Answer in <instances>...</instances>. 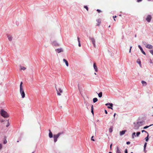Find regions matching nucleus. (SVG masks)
Masks as SVG:
<instances>
[{
    "instance_id": "obj_19",
    "label": "nucleus",
    "mask_w": 153,
    "mask_h": 153,
    "mask_svg": "<svg viewBox=\"0 0 153 153\" xmlns=\"http://www.w3.org/2000/svg\"><path fill=\"white\" fill-rule=\"evenodd\" d=\"M98 100V99L97 98H94L93 99V102L94 103H95Z\"/></svg>"
},
{
    "instance_id": "obj_35",
    "label": "nucleus",
    "mask_w": 153,
    "mask_h": 153,
    "mask_svg": "<svg viewBox=\"0 0 153 153\" xmlns=\"http://www.w3.org/2000/svg\"><path fill=\"white\" fill-rule=\"evenodd\" d=\"M142 133H143V132H146V133H147V134H149V133H148L146 131H145V130H142Z\"/></svg>"
},
{
    "instance_id": "obj_45",
    "label": "nucleus",
    "mask_w": 153,
    "mask_h": 153,
    "mask_svg": "<svg viewBox=\"0 0 153 153\" xmlns=\"http://www.w3.org/2000/svg\"><path fill=\"white\" fill-rule=\"evenodd\" d=\"M125 153H128L127 150V149H125Z\"/></svg>"
},
{
    "instance_id": "obj_11",
    "label": "nucleus",
    "mask_w": 153,
    "mask_h": 153,
    "mask_svg": "<svg viewBox=\"0 0 153 153\" xmlns=\"http://www.w3.org/2000/svg\"><path fill=\"white\" fill-rule=\"evenodd\" d=\"M93 66H94V69L95 70V71L96 72H97L98 71L97 68V66L96 65L95 63H94V64Z\"/></svg>"
},
{
    "instance_id": "obj_16",
    "label": "nucleus",
    "mask_w": 153,
    "mask_h": 153,
    "mask_svg": "<svg viewBox=\"0 0 153 153\" xmlns=\"http://www.w3.org/2000/svg\"><path fill=\"white\" fill-rule=\"evenodd\" d=\"M105 105L106 106H108V105H110V106H111V107H112L113 106V104L112 103H106L105 104Z\"/></svg>"
},
{
    "instance_id": "obj_30",
    "label": "nucleus",
    "mask_w": 153,
    "mask_h": 153,
    "mask_svg": "<svg viewBox=\"0 0 153 153\" xmlns=\"http://www.w3.org/2000/svg\"><path fill=\"white\" fill-rule=\"evenodd\" d=\"M140 134V132H138L136 133V136L137 137H138Z\"/></svg>"
},
{
    "instance_id": "obj_3",
    "label": "nucleus",
    "mask_w": 153,
    "mask_h": 153,
    "mask_svg": "<svg viewBox=\"0 0 153 153\" xmlns=\"http://www.w3.org/2000/svg\"><path fill=\"white\" fill-rule=\"evenodd\" d=\"M22 82H21L20 85V91L21 96H25V94L22 87Z\"/></svg>"
},
{
    "instance_id": "obj_13",
    "label": "nucleus",
    "mask_w": 153,
    "mask_h": 153,
    "mask_svg": "<svg viewBox=\"0 0 153 153\" xmlns=\"http://www.w3.org/2000/svg\"><path fill=\"white\" fill-rule=\"evenodd\" d=\"M143 123V122L142 121L138 122L137 123V124L139 127L142 125Z\"/></svg>"
},
{
    "instance_id": "obj_41",
    "label": "nucleus",
    "mask_w": 153,
    "mask_h": 153,
    "mask_svg": "<svg viewBox=\"0 0 153 153\" xmlns=\"http://www.w3.org/2000/svg\"><path fill=\"white\" fill-rule=\"evenodd\" d=\"M2 148V145L1 144H0V150H1Z\"/></svg>"
},
{
    "instance_id": "obj_34",
    "label": "nucleus",
    "mask_w": 153,
    "mask_h": 153,
    "mask_svg": "<svg viewBox=\"0 0 153 153\" xmlns=\"http://www.w3.org/2000/svg\"><path fill=\"white\" fill-rule=\"evenodd\" d=\"M84 8H85L87 11H88V8L87 6H84Z\"/></svg>"
},
{
    "instance_id": "obj_39",
    "label": "nucleus",
    "mask_w": 153,
    "mask_h": 153,
    "mask_svg": "<svg viewBox=\"0 0 153 153\" xmlns=\"http://www.w3.org/2000/svg\"><path fill=\"white\" fill-rule=\"evenodd\" d=\"M97 10L99 13L101 12V11L99 9H97Z\"/></svg>"
},
{
    "instance_id": "obj_12",
    "label": "nucleus",
    "mask_w": 153,
    "mask_h": 153,
    "mask_svg": "<svg viewBox=\"0 0 153 153\" xmlns=\"http://www.w3.org/2000/svg\"><path fill=\"white\" fill-rule=\"evenodd\" d=\"M49 136L50 138H51L53 137V134H52V133L51 132V131L50 130H49Z\"/></svg>"
},
{
    "instance_id": "obj_27",
    "label": "nucleus",
    "mask_w": 153,
    "mask_h": 153,
    "mask_svg": "<svg viewBox=\"0 0 153 153\" xmlns=\"http://www.w3.org/2000/svg\"><path fill=\"white\" fill-rule=\"evenodd\" d=\"M147 143H145V144L144 145V151L145 152V151H146V145H147Z\"/></svg>"
},
{
    "instance_id": "obj_64",
    "label": "nucleus",
    "mask_w": 153,
    "mask_h": 153,
    "mask_svg": "<svg viewBox=\"0 0 153 153\" xmlns=\"http://www.w3.org/2000/svg\"><path fill=\"white\" fill-rule=\"evenodd\" d=\"M152 116H153V115H152Z\"/></svg>"
},
{
    "instance_id": "obj_8",
    "label": "nucleus",
    "mask_w": 153,
    "mask_h": 153,
    "mask_svg": "<svg viewBox=\"0 0 153 153\" xmlns=\"http://www.w3.org/2000/svg\"><path fill=\"white\" fill-rule=\"evenodd\" d=\"M146 48L149 49H151L153 48V46L150 44H147L146 46Z\"/></svg>"
},
{
    "instance_id": "obj_31",
    "label": "nucleus",
    "mask_w": 153,
    "mask_h": 153,
    "mask_svg": "<svg viewBox=\"0 0 153 153\" xmlns=\"http://www.w3.org/2000/svg\"><path fill=\"white\" fill-rule=\"evenodd\" d=\"M137 63H138V64L140 66H141V62L140 61H138V60H137Z\"/></svg>"
},
{
    "instance_id": "obj_51",
    "label": "nucleus",
    "mask_w": 153,
    "mask_h": 153,
    "mask_svg": "<svg viewBox=\"0 0 153 153\" xmlns=\"http://www.w3.org/2000/svg\"><path fill=\"white\" fill-rule=\"evenodd\" d=\"M117 17L116 16H113V17L114 18H116Z\"/></svg>"
},
{
    "instance_id": "obj_49",
    "label": "nucleus",
    "mask_w": 153,
    "mask_h": 153,
    "mask_svg": "<svg viewBox=\"0 0 153 153\" xmlns=\"http://www.w3.org/2000/svg\"><path fill=\"white\" fill-rule=\"evenodd\" d=\"M25 96H22V97H21V98H22V99H23V98H24L25 97Z\"/></svg>"
},
{
    "instance_id": "obj_9",
    "label": "nucleus",
    "mask_w": 153,
    "mask_h": 153,
    "mask_svg": "<svg viewBox=\"0 0 153 153\" xmlns=\"http://www.w3.org/2000/svg\"><path fill=\"white\" fill-rule=\"evenodd\" d=\"M126 131V130H123L121 131H120V136H122L124 134L125 132Z\"/></svg>"
},
{
    "instance_id": "obj_6",
    "label": "nucleus",
    "mask_w": 153,
    "mask_h": 153,
    "mask_svg": "<svg viewBox=\"0 0 153 153\" xmlns=\"http://www.w3.org/2000/svg\"><path fill=\"white\" fill-rule=\"evenodd\" d=\"M152 19V16L150 15H148L147 16L146 18V20L148 22H150Z\"/></svg>"
},
{
    "instance_id": "obj_37",
    "label": "nucleus",
    "mask_w": 153,
    "mask_h": 153,
    "mask_svg": "<svg viewBox=\"0 0 153 153\" xmlns=\"http://www.w3.org/2000/svg\"><path fill=\"white\" fill-rule=\"evenodd\" d=\"M150 52L152 55H153V50H150Z\"/></svg>"
},
{
    "instance_id": "obj_28",
    "label": "nucleus",
    "mask_w": 153,
    "mask_h": 153,
    "mask_svg": "<svg viewBox=\"0 0 153 153\" xmlns=\"http://www.w3.org/2000/svg\"><path fill=\"white\" fill-rule=\"evenodd\" d=\"M20 69L21 70H25L26 69V68L23 66H21Z\"/></svg>"
},
{
    "instance_id": "obj_56",
    "label": "nucleus",
    "mask_w": 153,
    "mask_h": 153,
    "mask_svg": "<svg viewBox=\"0 0 153 153\" xmlns=\"http://www.w3.org/2000/svg\"><path fill=\"white\" fill-rule=\"evenodd\" d=\"M99 97H101L102 96H99Z\"/></svg>"
},
{
    "instance_id": "obj_53",
    "label": "nucleus",
    "mask_w": 153,
    "mask_h": 153,
    "mask_svg": "<svg viewBox=\"0 0 153 153\" xmlns=\"http://www.w3.org/2000/svg\"><path fill=\"white\" fill-rule=\"evenodd\" d=\"M3 122V120H2L1 121V122Z\"/></svg>"
},
{
    "instance_id": "obj_40",
    "label": "nucleus",
    "mask_w": 153,
    "mask_h": 153,
    "mask_svg": "<svg viewBox=\"0 0 153 153\" xmlns=\"http://www.w3.org/2000/svg\"><path fill=\"white\" fill-rule=\"evenodd\" d=\"M107 107L108 108H111V109H113V108H112L110 106H108Z\"/></svg>"
},
{
    "instance_id": "obj_20",
    "label": "nucleus",
    "mask_w": 153,
    "mask_h": 153,
    "mask_svg": "<svg viewBox=\"0 0 153 153\" xmlns=\"http://www.w3.org/2000/svg\"><path fill=\"white\" fill-rule=\"evenodd\" d=\"M113 128L112 126L110 127V128L109 129V131L111 133L112 132Z\"/></svg>"
},
{
    "instance_id": "obj_52",
    "label": "nucleus",
    "mask_w": 153,
    "mask_h": 153,
    "mask_svg": "<svg viewBox=\"0 0 153 153\" xmlns=\"http://www.w3.org/2000/svg\"><path fill=\"white\" fill-rule=\"evenodd\" d=\"M84 103H85H85H86V101H85H85H84Z\"/></svg>"
},
{
    "instance_id": "obj_38",
    "label": "nucleus",
    "mask_w": 153,
    "mask_h": 153,
    "mask_svg": "<svg viewBox=\"0 0 153 153\" xmlns=\"http://www.w3.org/2000/svg\"><path fill=\"white\" fill-rule=\"evenodd\" d=\"M94 136H92L91 137V140L93 141H94L95 140L93 139Z\"/></svg>"
},
{
    "instance_id": "obj_55",
    "label": "nucleus",
    "mask_w": 153,
    "mask_h": 153,
    "mask_svg": "<svg viewBox=\"0 0 153 153\" xmlns=\"http://www.w3.org/2000/svg\"><path fill=\"white\" fill-rule=\"evenodd\" d=\"M109 153H112V152H109Z\"/></svg>"
},
{
    "instance_id": "obj_54",
    "label": "nucleus",
    "mask_w": 153,
    "mask_h": 153,
    "mask_svg": "<svg viewBox=\"0 0 153 153\" xmlns=\"http://www.w3.org/2000/svg\"><path fill=\"white\" fill-rule=\"evenodd\" d=\"M35 151H34L32 153H34L35 152Z\"/></svg>"
},
{
    "instance_id": "obj_21",
    "label": "nucleus",
    "mask_w": 153,
    "mask_h": 153,
    "mask_svg": "<svg viewBox=\"0 0 153 153\" xmlns=\"http://www.w3.org/2000/svg\"><path fill=\"white\" fill-rule=\"evenodd\" d=\"M77 39H78V45H79V47H80L81 46V44H80V40H79V37H77Z\"/></svg>"
},
{
    "instance_id": "obj_14",
    "label": "nucleus",
    "mask_w": 153,
    "mask_h": 153,
    "mask_svg": "<svg viewBox=\"0 0 153 153\" xmlns=\"http://www.w3.org/2000/svg\"><path fill=\"white\" fill-rule=\"evenodd\" d=\"M140 127L138 126V125L137 123L134 126V129H135L137 130Z\"/></svg>"
},
{
    "instance_id": "obj_62",
    "label": "nucleus",
    "mask_w": 153,
    "mask_h": 153,
    "mask_svg": "<svg viewBox=\"0 0 153 153\" xmlns=\"http://www.w3.org/2000/svg\"><path fill=\"white\" fill-rule=\"evenodd\" d=\"M131 153H133V152H131Z\"/></svg>"
},
{
    "instance_id": "obj_4",
    "label": "nucleus",
    "mask_w": 153,
    "mask_h": 153,
    "mask_svg": "<svg viewBox=\"0 0 153 153\" xmlns=\"http://www.w3.org/2000/svg\"><path fill=\"white\" fill-rule=\"evenodd\" d=\"M61 133H59L57 134H54L53 135L54 141L56 143L57 141V139Z\"/></svg>"
},
{
    "instance_id": "obj_44",
    "label": "nucleus",
    "mask_w": 153,
    "mask_h": 153,
    "mask_svg": "<svg viewBox=\"0 0 153 153\" xmlns=\"http://www.w3.org/2000/svg\"><path fill=\"white\" fill-rule=\"evenodd\" d=\"M130 143V142L129 141L127 142H126V144L128 145Z\"/></svg>"
},
{
    "instance_id": "obj_43",
    "label": "nucleus",
    "mask_w": 153,
    "mask_h": 153,
    "mask_svg": "<svg viewBox=\"0 0 153 153\" xmlns=\"http://www.w3.org/2000/svg\"><path fill=\"white\" fill-rule=\"evenodd\" d=\"M4 143V144H6V143H7V140H4V143Z\"/></svg>"
},
{
    "instance_id": "obj_1",
    "label": "nucleus",
    "mask_w": 153,
    "mask_h": 153,
    "mask_svg": "<svg viewBox=\"0 0 153 153\" xmlns=\"http://www.w3.org/2000/svg\"><path fill=\"white\" fill-rule=\"evenodd\" d=\"M57 91V93L58 95H60L63 94V87L59 85H57L56 86Z\"/></svg>"
},
{
    "instance_id": "obj_32",
    "label": "nucleus",
    "mask_w": 153,
    "mask_h": 153,
    "mask_svg": "<svg viewBox=\"0 0 153 153\" xmlns=\"http://www.w3.org/2000/svg\"><path fill=\"white\" fill-rule=\"evenodd\" d=\"M63 60L65 62V63L66 65H67V60L65 59H63Z\"/></svg>"
},
{
    "instance_id": "obj_46",
    "label": "nucleus",
    "mask_w": 153,
    "mask_h": 153,
    "mask_svg": "<svg viewBox=\"0 0 153 153\" xmlns=\"http://www.w3.org/2000/svg\"><path fill=\"white\" fill-rule=\"evenodd\" d=\"M131 48H132V46H131L130 47V50H129V53L131 52Z\"/></svg>"
},
{
    "instance_id": "obj_10",
    "label": "nucleus",
    "mask_w": 153,
    "mask_h": 153,
    "mask_svg": "<svg viewBox=\"0 0 153 153\" xmlns=\"http://www.w3.org/2000/svg\"><path fill=\"white\" fill-rule=\"evenodd\" d=\"M138 46V47L139 48V49H140V50L143 53V54H144V55H146V53L143 50V49L142 48L140 45H139Z\"/></svg>"
},
{
    "instance_id": "obj_23",
    "label": "nucleus",
    "mask_w": 153,
    "mask_h": 153,
    "mask_svg": "<svg viewBox=\"0 0 153 153\" xmlns=\"http://www.w3.org/2000/svg\"><path fill=\"white\" fill-rule=\"evenodd\" d=\"M7 37H8V39L10 41H11L12 40V37L11 36H8Z\"/></svg>"
},
{
    "instance_id": "obj_59",
    "label": "nucleus",
    "mask_w": 153,
    "mask_h": 153,
    "mask_svg": "<svg viewBox=\"0 0 153 153\" xmlns=\"http://www.w3.org/2000/svg\"><path fill=\"white\" fill-rule=\"evenodd\" d=\"M17 142H19V141L18 140L17 141Z\"/></svg>"
},
{
    "instance_id": "obj_61",
    "label": "nucleus",
    "mask_w": 153,
    "mask_h": 153,
    "mask_svg": "<svg viewBox=\"0 0 153 153\" xmlns=\"http://www.w3.org/2000/svg\"><path fill=\"white\" fill-rule=\"evenodd\" d=\"M148 0V1H150L151 0Z\"/></svg>"
},
{
    "instance_id": "obj_5",
    "label": "nucleus",
    "mask_w": 153,
    "mask_h": 153,
    "mask_svg": "<svg viewBox=\"0 0 153 153\" xmlns=\"http://www.w3.org/2000/svg\"><path fill=\"white\" fill-rule=\"evenodd\" d=\"M90 40H91L92 42V44H93V45H94V47L95 48L96 47V45H95V39H94V38H90Z\"/></svg>"
},
{
    "instance_id": "obj_57",
    "label": "nucleus",
    "mask_w": 153,
    "mask_h": 153,
    "mask_svg": "<svg viewBox=\"0 0 153 153\" xmlns=\"http://www.w3.org/2000/svg\"><path fill=\"white\" fill-rule=\"evenodd\" d=\"M114 20L115 21H116V20H115V19L114 18Z\"/></svg>"
},
{
    "instance_id": "obj_47",
    "label": "nucleus",
    "mask_w": 153,
    "mask_h": 153,
    "mask_svg": "<svg viewBox=\"0 0 153 153\" xmlns=\"http://www.w3.org/2000/svg\"><path fill=\"white\" fill-rule=\"evenodd\" d=\"M142 0H137V2H139L140 1H141Z\"/></svg>"
},
{
    "instance_id": "obj_60",
    "label": "nucleus",
    "mask_w": 153,
    "mask_h": 153,
    "mask_svg": "<svg viewBox=\"0 0 153 153\" xmlns=\"http://www.w3.org/2000/svg\"><path fill=\"white\" fill-rule=\"evenodd\" d=\"M68 64H67V65H68Z\"/></svg>"
},
{
    "instance_id": "obj_15",
    "label": "nucleus",
    "mask_w": 153,
    "mask_h": 153,
    "mask_svg": "<svg viewBox=\"0 0 153 153\" xmlns=\"http://www.w3.org/2000/svg\"><path fill=\"white\" fill-rule=\"evenodd\" d=\"M116 153H121L120 150L118 147H117Z\"/></svg>"
},
{
    "instance_id": "obj_7",
    "label": "nucleus",
    "mask_w": 153,
    "mask_h": 153,
    "mask_svg": "<svg viewBox=\"0 0 153 153\" xmlns=\"http://www.w3.org/2000/svg\"><path fill=\"white\" fill-rule=\"evenodd\" d=\"M58 53H60L61 52H62L63 51V50L62 48H58L55 50Z\"/></svg>"
},
{
    "instance_id": "obj_17",
    "label": "nucleus",
    "mask_w": 153,
    "mask_h": 153,
    "mask_svg": "<svg viewBox=\"0 0 153 153\" xmlns=\"http://www.w3.org/2000/svg\"><path fill=\"white\" fill-rule=\"evenodd\" d=\"M91 112L92 113V114H94V111H93V105H92L91 106Z\"/></svg>"
},
{
    "instance_id": "obj_42",
    "label": "nucleus",
    "mask_w": 153,
    "mask_h": 153,
    "mask_svg": "<svg viewBox=\"0 0 153 153\" xmlns=\"http://www.w3.org/2000/svg\"><path fill=\"white\" fill-rule=\"evenodd\" d=\"M112 144L111 143L110 145V150H111V149H112Z\"/></svg>"
},
{
    "instance_id": "obj_25",
    "label": "nucleus",
    "mask_w": 153,
    "mask_h": 153,
    "mask_svg": "<svg viewBox=\"0 0 153 153\" xmlns=\"http://www.w3.org/2000/svg\"><path fill=\"white\" fill-rule=\"evenodd\" d=\"M97 21L98 22L97 25H99L101 23V21L100 19L97 20Z\"/></svg>"
},
{
    "instance_id": "obj_33",
    "label": "nucleus",
    "mask_w": 153,
    "mask_h": 153,
    "mask_svg": "<svg viewBox=\"0 0 153 153\" xmlns=\"http://www.w3.org/2000/svg\"><path fill=\"white\" fill-rule=\"evenodd\" d=\"M98 94V96H102V92H100L99 94Z\"/></svg>"
},
{
    "instance_id": "obj_18",
    "label": "nucleus",
    "mask_w": 153,
    "mask_h": 153,
    "mask_svg": "<svg viewBox=\"0 0 153 153\" xmlns=\"http://www.w3.org/2000/svg\"><path fill=\"white\" fill-rule=\"evenodd\" d=\"M135 132H133L132 133V138L133 139H134L135 137L136 136L135 135Z\"/></svg>"
},
{
    "instance_id": "obj_63",
    "label": "nucleus",
    "mask_w": 153,
    "mask_h": 153,
    "mask_svg": "<svg viewBox=\"0 0 153 153\" xmlns=\"http://www.w3.org/2000/svg\"><path fill=\"white\" fill-rule=\"evenodd\" d=\"M152 108H153V107H152Z\"/></svg>"
},
{
    "instance_id": "obj_48",
    "label": "nucleus",
    "mask_w": 153,
    "mask_h": 153,
    "mask_svg": "<svg viewBox=\"0 0 153 153\" xmlns=\"http://www.w3.org/2000/svg\"><path fill=\"white\" fill-rule=\"evenodd\" d=\"M105 113L106 114H107L108 113L107 111H106V110H105Z\"/></svg>"
},
{
    "instance_id": "obj_36",
    "label": "nucleus",
    "mask_w": 153,
    "mask_h": 153,
    "mask_svg": "<svg viewBox=\"0 0 153 153\" xmlns=\"http://www.w3.org/2000/svg\"><path fill=\"white\" fill-rule=\"evenodd\" d=\"M55 42H53V45H54L55 46H58V44H55Z\"/></svg>"
},
{
    "instance_id": "obj_29",
    "label": "nucleus",
    "mask_w": 153,
    "mask_h": 153,
    "mask_svg": "<svg viewBox=\"0 0 153 153\" xmlns=\"http://www.w3.org/2000/svg\"><path fill=\"white\" fill-rule=\"evenodd\" d=\"M7 125H6V126L7 127H8L10 125V123H9V120H7Z\"/></svg>"
},
{
    "instance_id": "obj_2",
    "label": "nucleus",
    "mask_w": 153,
    "mask_h": 153,
    "mask_svg": "<svg viewBox=\"0 0 153 153\" xmlns=\"http://www.w3.org/2000/svg\"><path fill=\"white\" fill-rule=\"evenodd\" d=\"M0 114L4 118H7L9 117V115L7 112L4 111L3 109L1 110L0 111Z\"/></svg>"
},
{
    "instance_id": "obj_24",
    "label": "nucleus",
    "mask_w": 153,
    "mask_h": 153,
    "mask_svg": "<svg viewBox=\"0 0 153 153\" xmlns=\"http://www.w3.org/2000/svg\"><path fill=\"white\" fill-rule=\"evenodd\" d=\"M141 82L143 85H146L147 84L146 82L144 81H142Z\"/></svg>"
},
{
    "instance_id": "obj_50",
    "label": "nucleus",
    "mask_w": 153,
    "mask_h": 153,
    "mask_svg": "<svg viewBox=\"0 0 153 153\" xmlns=\"http://www.w3.org/2000/svg\"><path fill=\"white\" fill-rule=\"evenodd\" d=\"M116 114V113L114 114V117H115Z\"/></svg>"
},
{
    "instance_id": "obj_58",
    "label": "nucleus",
    "mask_w": 153,
    "mask_h": 153,
    "mask_svg": "<svg viewBox=\"0 0 153 153\" xmlns=\"http://www.w3.org/2000/svg\"><path fill=\"white\" fill-rule=\"evenodd\" d=\"M94 74H95V75H96V73H94Z\"/></svg>"
},
{
    "instance_id": "obj_26",
    "label": "nucleus",
    "mask_w": 153,
    "mask_h": 153,
    "mask_svg": "<svg viewBox=\"0 0 153 153\" xmlns=\"http://www.w3.org/2000/svg\"><path fill=\"white\" fill-rule=\"evenodd\" d=\"M153 124H152V125H150L149 126H145V127H144L143 128V129H146L148 128H149V126H152V125H153Z\"/></svg>"
},
{
    "instance_id": "obj_22",
    "label": "nucleus",
    "mask_w": 153,
    "mask_h": 153,
    "mask_svg": "<svg viewBox=\"0 0 153 153\" xmlns=\"http://www.w3.org/2000/svg\"><path fill=\"white\" fill-rule=\"evenodd\" d=\"M149 134H147V137L145 138V139L146 141L147 142L149 140Z\"/></svg>"
}]
</instances>
